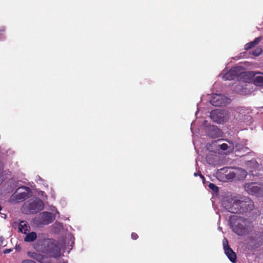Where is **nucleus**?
Returning a JSON list of instances; mask_svg holds the SVG:
<instances>
[{
	"label": "nucleus",
	"mask_w": 263,
	"mask_h": 263,
	"mask_svg": "<svg viewBox=\"0 0 263 263\" xmlns=\"http://www.w3.org/2000/svg\"><path fill=\"white\" fill-rule=\"evenodd\" d=\"M61 244H58L51 239H40L34 245V248L39 252L49 254L54 258L61 256Z\"/></svg>",
	"instance_id": "nucleus-1"
},
{
	"label": "nucleus",
	"mask_w": 263,
	"mask_h": 263,
	"mask_svg": "<svg viewBox=\"0 0 263 263\" xmlns=\"http://www.w3.org/2000/svg\"><path fill=\"white\" fill-rule=\"evenodd\" d=\"M244 77H245V79L249 81V82H246L248 83V84H241L237 85L236 86L235 91L237 93H247L249 90H248L250 84L249 83L252 81V79L254 82V83L257 85L259 86H263V73L259 72H254L253 71L246 72V73L243 74Z\"/></svg>",
	"instance_id": "nucleus-2"
},
{
	"label": "nucleus",
	"mask_w": 263,
	"mask_h": 263,
	"mask_svg": "<svg viewBox=\"0 0 263 263\" xmlns=\"http://www.w3.org/2000/svg\"><path fill=\"white\" fill-rule=\"evenodd\" d=\"M231 222L233 231L238 235H246L251 230L250 222L242 217L233 216L231 218Z\"/></svg>",
	"instance_id": "nucleus-3"
},
{
	"label": "nucleus",
	"mask_w": 263,
	"mask_h": 263,
	"mask_svg": "<svg viewBox=\"0 0 263 263\" xmlns=\"http://www.w3.org/2000/svg\"><path fill=\"white\" fill-rule=\"evenodd\" d=\"M43 202L37 198H32L24 203L22 211L26 214H34L43 209Z\"/></svg>",
	"instance_id": "nucleus-4"
},
{
	"label": "nucleus",
	"mask_w": 263,
	"mask_h": 263,
	"mask_svg": "<svg viewBox=\"0 0 263 263\" xmlns=\"http://www.w3.org/2000/svg\"><path fill=\"white\" fill-rule=\"evenodd\" d=\"M222 206L228 211L233 213H241L239 204V198L228 197L224 198L222 201Z\"/></svg>",
	"instance_id": "nucleus-5"
},
{
	"label": "nucleus",
	"mask_w": 263,
	"mask_h": 263,
	"mask_svg": "<svg viewBox=\"0 0 263 263\" xmlns=\"http://www.w3.org/2000/svg\"><path fill=\"white\" fill-rule=\"evenodd\" d=\"M30 189L26 186L18 188L11 195L9 199V202L12 204H15L25 200L31 196Z\"/></svg>",
	"instance_id": "nucleus-6"
},
{
	"label": "nucleus",
	"mask_w": 263,
	"mask_h": 263,
	"mask_svg": "<svg viewBox=\"0 0 263 263\" xmlns=\"http://www.w3.org/2000/svg\"><path fill=\"white\" fill-rule=\"evenodd\" d=\"M246 73L244 71V69L242 66H238L234 67L231 69L226 73L222 74H220L219 76H222V78L224 80H232L237 77L239 80H242L244 82H249L245 79L243 74Z\"/></svg>",
	"instance_id": "nucleus-7"
},
{
	"label": "nucleus",
	"mask_w": 263,
	"mask_h": 263,
	"mask_svg": "<svg viewBox=\"0 0 263 263\" xmlns=\"http://www.w3.org/2000/svg\"><path fill=\"white\" fill-rule=\"evenodd\" d=\"M231 115L229 111L217 109L210 113L211 119L215 122L222 123L226 122L230 118Z\"/></svg>",
	"instance_id": "nucleus-8"
},
{
	"label": "nucleus",
	"mask_w": 263,
	"mask_h": 263,
	"mask_svg": "<svg viewBox=\"0 0 263 263\" xmlns=\"http://www.w3.org/2000/svg\"><path fill=\"white\" fill-rule=\"evenodd\" d=\"M244 189L250 195L263 196V184L256 182L246 183Z\"/></svg>",
	"instance_id": "nucleus-9"
},
{
	"label": "nucleus",
	"mask_w": 263,
	"mask_h": 263,
	"mask_svg": "<svg viewBox=\"0 0 263 263\" xmlns=\"http://www.w3.org/2000/svg\"><path fill=\"white\" fill-rule=\"evenodd\" d=\"M217 177L221 178L222 181H226L236 179L234 169L229 168H222L217 173Z\"/></svg>",
	"instance_id": "nucleus-10"
},
{
	"label": "nucleus",
	"mask_w": 263,
	"mask_h": 263,
	"mask_svg": "<svg viewBox=\"0 0 263 263\" xmlns=\"http://www.w3.org/2000/svg\"><path fill=\"white\" fill-rule=\"evenodd\" d=\"M230 100L224 96L215 94L210 101L212 105L215 106L226 105L230 103Z\"/></svg>",
	"instance_id": "nucleus-11"
},
{
	"label": "nucleus",
	"mask_w": 263,
	"mask_h": 263,
	"mask_svg": "<svg viewBox=\"0 0 263 263\" xmlns=\"http://www.w3.org/2000/svg\"><path fill=\"white\" fill-rule=\"evenodd\" d=\"M239 204L241 208L240 212H247L253 209V202L248 197H239Z\"/></svg>",
	"instance_id": "nucleus-12"
},
{
	"label": "nucleus",
	"mask_w": 263,
	"mask_h": 263,
	"mask_svg": "<svg viewBox=\"0 0 263 263\" xmlns=\"http://www.w3.org/2000/svg\"><path fill=\"white\" fill-rule=\"evenodd\" d=\"M223 246L227 257L232 262H235L236 260V255L233 250L229 247L228 242L226 238L223 240Z\"/></svg>",
	"instance_id": "nucleus-13"
},
{
	"label": "nucleus",
	"mask_w": 263,
	"mask_h": 263,
	"mask_svg": "<svg viewBox=\"0 0 263 263\" xmlns=\"http://www.w3.org/2000/svg\"><path fill=\"white\" fill-rule=\"evenodd\" d=\"M246 165L248 168L250 169V172L253 176L257 175V173H254L252 170H257L259 171L262 170V163H260V164H259V162L255 159L247 161Z\"/></svg>",
	"instance_id": "nucleus-14"
},
{
	"label": "nucleus",
	"mask_w": 263,
	"mask_h": 263,
	"mask_svg": "<svg viewBox=\"0 0 263 263\" xmlns=\"http://www.w3.org/2000/svg\"><path fill=\"white\" fill-rule=\"evenodd\" d=\"M55 217L51 213L47 212H44L40 214L41 222L44 224H47L52 222L55 219Z\"/></svg>",
	"instance_id": "nucleus-15"
},
{
	"label": "nucleus",
	"mask_w": 263,
	"mask_h": 263,
	"mask_svg": "<svg viewBox=\"0 0 263 263\" xmlns=\"http://www.w3.org/2000/svg\"><path fill=\"white\" fill-rule=\"evenodd\" d=\"M234 116L236 120L240 122L247 123L251 119L250 116L245 114L244 110L242 108L239 111L235 112Z\"/></svg>",
	"instance_id": "nucleus-16"
},
{
	"label": "nucleus",
	"mask_w": 263,
	"mask_h": 263,
	"mask_svg": "<svg viewBox=\"0 0 263 263\" xmlns=\"http://www.w3.org/2000/svg\"><path fill=\"white\" fill-rule=\"evenodd\" d=\"M234 171L236 179L243 180L246 178L247 175V172L245 170L240 168H235Z\"/></svg>",
	"instance_id": "nucleus-17"
},
{
	"label": "nucleus",
	"mask_w": 263,
	"mask_h": 263,
	"mask_svg": "<svg viewBox=\"0 0 263 263\" xmlns=\"http://www.w3.org/2000/svg\"><path fill=\"white\" fill-rule=\"evenodd\" d=\"M206 130L208 131V135L211 137L218 136L220 133V130L214 125H210L207 127Z\"/></svg>",
	"instance_id": "nucleus-18"
},
{
	"label": "nucleus",
	"mask_w": 263,
	"mask_h": 263,
	"mask_svg": "<svg viewBox=\"0 0 263 263\" xmlns=\"http://www.w3.org/2000/svg\"><path fill=\"white\" fill-rule=\"evenodd\" d=\"M261 40L262 37L260 36L255 38L253 41L247 43L245 45V49L246 50H248L252 48L255 45H257L261 41Z\"/></svg>",
	"instance_id": "nucleus-19"
},
{
	"label": "nucleus",
	"mask_w": 263,
	"mask_h": 263,
	"mask_svg": "<svg viewBox=\"0 0 263 263\" xmlns=\"http://www.w3.org/2000/svg\"><path fill=\"white\" fill-rule=\"evenodd\" d=\"M26 236L24 238V241L27 242H32L35 240L37 238V234L34 232H31L25 234Z\"/></svg>",
	"instance_id": "nucleus-20"
},
{
	"label": "nucleus",
	"mask_w": 263,
	"mask_h": 263,
	"mask_svg": "<svg viewBox=\"0 0 263 263\" xmlns=\"http://www.w3.org/2000/svg\"><path fill=\"white\" fill-rule=\"evenodd\" d=\"M219 146L220 149H221L222 150H228L229 152L233 151L234 149H236V150L238 149L237 145L235 147H234L232 144H230V145H228L226 143H222L220 144Z\"/></svg>",
	"instance_id": "nucleus-21"
},
{
	"label": "nucleus",
	"mask_w": 263,
	"mask_h": 263,
	"mask_svg": "<svg viewBox=\"0 0 263 263\" xmlns=\"http://www.w3.org/2000/svg\"><path fill=\"white\" fill-rule=\"evenodd\" d=\"M29 227L27 224V222L24 221L20 222L18 225V231L19 232L26 234L27 231H28Z\"/></svg>",
	"instance_id": "nucleus-22"
},
{
	"label": "nucleus",
	"mask_w": 263,
	"mask_h": 263,
	"mask_svg": "<svg viewBox=\"0 0 263 263\" xmlns=\"http://www.w3.org/2000/svg\"><path fill=\"white\" fill-rule=\"evenodd\" d=\"M29 256L33 259L37 260L39 262H41L43 259V256L37 253L33 252H29L28 253Z\"/></svg>",
	"instance_id": "nucleus-23"
},
{
	"label": "nucleus",
	"mask_w": 263,
	"mask_h": 263,
	"mask_svg": "<svg viewBox=\"0 0 263 263\" xmlns=\"http://www.w3.org/2000/svg\"><path fill=\"white\" fill-rule=\"evenodd\" d=\"M262 52V49L260 48H257L253 52V54L255 56L259 55Z\"/></svg>",
	"instance_id": "nucleus-24"
},
{
	"label": "nucleus",
	"mask_w": 263,
	"mask_h": 263,
	"mask_svg": "<svg viewBox=\"0 0 263 263\" xmlns=\"http://www.w3.org/2000/svg\"><path fill=\"white\" fill-rule=\"evenodd\" d=\"M209 186L211 189L214 191H217L218 190V187L213 183H210Z\"/></svg>",
	"instance_id": "nucleus-25"
},
{
	"label": "nucleus",
	"mask_w": 263,
	"mask_h": 263,
	"mask_svg": "<svg viewBox=\"0 0 263 263\" xmlns=\"http://www.w3.org/2000/svg\"><path fill=\"white\" fill-rule=\"evenodd\" d=\"M39 195L42 197L44 196V200H46L47 199V196L46 195H45V193L43 191H40L39 193Z\"/></svg>",
	"instance_id": "nucleus-26"
},
{
	"label": "nucleus",
	"mask_w": 263,
	"mask_h": 263,
	"mask_svg": "<svg viewBox=\"0 0 263 263\" xmlns=\"http://www.w3.org/2000/svg\"><path fill=\"white\" fill-rule=\"evenodd\" d=\"M132 238L134 240H136L138 238V236L137 234L133 233L131 235Z\"/></svg>",
	"instance_id": "nucleus-27"
},
{
	"label": "nucleus",
	"mask_w": 263,
	"mask_h": 263,
	"mask_svg": "<svg viewBox=\"0 0 263 263\" xmlns=\"http://www.w3.org/2000/svg\"><path fill=\"white\" fill-rule=\"evenodd\" d=\"M194 176H197L198 175H199L200 177L203 179V180H204V177L200 174V172L195 173L194 174Z\"/></svg>",
	"instance_id": "nucleus-28"
},
{
	"label": "nucleus",
	"mask_w": 263,
	"mask_h": 263,
	"mask_svg": "<svg viewBox=\"0 0 263 263\" xmlns=\"http://www.w3.org/2000/svg\"><path fill=\"white\" fill-rule=\"evenodd\" d=\"M22 263H35V262L31 260L27 259V260H25L23 261Z\"/></svg>",
	"instance_id": "nucleus-29"
},
{
	"label": "nucleus",
	"mask_w": 263,
	"mask_h": 263,
	"mask_svg": "<svg viewBox=\"0 0 263 263\" xmlns=\"http://www.w3.org/2000/svg\"><path fill=\"white\" fill-rule=\"evenodd\" d=\"M15 249L17 250V251H20L21 250V248L19 246H16L15 247Z\"/></svg>",
	"instance_id": "nucleus-30"
},
{
	"label": "nucleus",
	"mask_w": 263,
	"mask_h": 263,
	"mask_svg": "<svg viewBox=\"0 0 263 263\" xmlns=\"http://www.w3.org/2000/svg\"><path fill=\"white\" fill-rule=\"evenodd\" d=\"M9 252H10V251H9V250H5V251H4V253H9Z\"/></svg>",
	"instance_id": "nucleus-31"
},
{
	"label": "nucleus",
	"mask_w": 263,
	"mask_h": 263,
	"mask_svg": "<svg viewBox=\"0 0 263 263\" xmlns=\"http://www.w3.org/2000/svg\"><path fill=\"white\" fill-rule=\"evenodd\" d=\"M51 196L53 198H54V194L53 193H51Z\"/></svg>",
	"instance_id": "nucleus-32"
},
{
	"label": "nucleus",
	"mask_w": 263,
	"mask_h": 263,
	"mask_svg": "<svg viewBox=\"0 0 263 263\" xmlns=\"http://www.w3.org/2000/svg\"><path fill=\"white\" fill-rule=\"evenodd\" d=\"M2 181V179H1V178H0V184L1 183Z\"/></svg>",
	"instance_id": "nucleus-33"
},
{
	"label": "nucleus",
	"mask_w": 263,
	"mask_h": 263,
	"mask_svg": "<svg viewBox=\"0 0 263 263\" xmlns=\"http://www.w3.org/2000/svg\"><path fill=\"white\" fill-rule=\"evenodd\" d=\"M55 211H56V213H57V214H59V212H58V211H57V210H55Z\"/></svg>",
	"instance_id": "nucleus-34"
},
{
	"label": "nucleus",
	"mask_w": 263,
	"mask_h": 263,
	"mask_svg": "<svg viewBox=\"0 0 263 263\" xmlns=\"http://www.w3.org/2000/svg\"><path fill=\"white\" fill-rule=\"evenodd\" d=\"M262 170H263V166H262Z\"/></svg>",
	"instance_id": "nucleus-35"
},
{
	"label": "nucleus",
	"mask_w": 263,
	"mask_h": 263,
	"mask_svg": "<svg viewBox=\"0 0 263 263\" xmlns=\"http://www.w3.org/2000/svg\"><path fill=\"white\" fill-rule=\"evenodd\" d=\"M63 263H66V262H64Z\"/></svg>",
	"instance_id": "nucleus-36"
}]
</instances>
